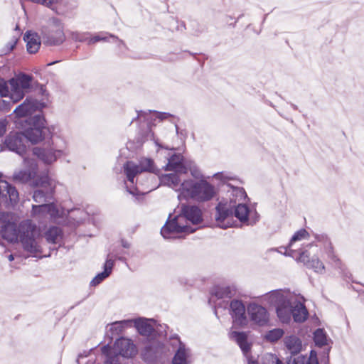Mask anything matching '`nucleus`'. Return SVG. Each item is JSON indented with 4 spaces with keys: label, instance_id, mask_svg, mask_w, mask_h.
Returning <instances> with one entry per match:
<instances>
[{
    "label": "nucleus",
    "instance_id": "nucleus-1",
    "mask_svg": "<svg viewBox=\"0 0 364 364\" xmlns=\"http://www.w3.org/2000/svg\"><path fill=\"white\" fill-rule=\"evenodd\" d=\"M17 214L11 212H0V233L3 239L11 243L20 242L23 249L30 253L40 252V246L37 238L40 235V230L31 219L18 221Z\"/></svg>",
    "mask_w": 364,
    "mask_h": 364
},
{
    "label": "nucleus",
    "instance_id": "nucleus-24",
    "mask_svg": "<svg viewBox=\"0 0 364 364\" xmlns=\"http://www.w3.org/2000/svg\"><path fill=\"white\" fill-rule=\"evenodd\" d=\"M309 236L308 232L304 229H301L292 236L288 247H281L280 249H284L285 252L284 253L287 256L295 257L296 251L291 249L293 244L296 241L306 239Z\"/></svg>",
    "mask_w": 364,
    "mask_h": 364
},
{
    "label": "nucleus",
    "instance_id": "nucleus-21",
    "mask_svg": "<svg viewBox=\"0 0 364 364\" xmlns=\"http://www.w3.org/2000/svg\"><path fill=\"white\" fill-rule=\"evenodd\" d=\"M187 161L181 154H174L168 159L166 170L174 171L179 173H186L187 166L186 165Z\"/></svg>",
    "mask_w": 364,
    "mask_h": 364
},
{
    "label": "nucleus",
    "instance_id": "nucleus-34",
    "mask_svg": "<svg viewBox=\"0 0 364 364\" xmlns=\"http://www.w3.org/2000/svg\"><path fill=\"white\" fill-rule=\"evenodd\" d=\"M233 208L234 211L232 215L234 214V215L242 223L247 222L250 209L246 205L238 203L237 205H235Z\"/></svg>",
    "mask_w": 364,
    "mask_h": 364
},
{
    "label": "nucleus",
    "instance_id": "nucleus-52",
    "mask_svg": "<svg viewBox=\"0 0 364 364\" xmlns=\"http://www.w3.org/2000/svg\"><path fill=\"white\" fill-rule=\"evenodd\" d=\"M10 102L0 99V111L7 110L9 107Z\"/></svg>",
    "mask_w": 364,
    "mask_h": 364
},
{
    "label": "nucleus",
    "instance_id": "nucleus-54",
    "mask_svg": "<svg viewBox=\"0 0 364 364\" xmlns=\"http://www.w3.org/2000/svg\"><path fill=\"white\" fill-rule=\"evenodd\" d=\"M109 36L115 41V42L117 43V46L119 48L122 47H126V45L124 43V41L122 40L119 39L118 37H117L116 36L112 35V34H109Z\"/></svg>",
    "mask_w": 364,
    "mask_h": 364
},
{
    "label": "nucleus",
    "instance_id": "nucleus-48",
    "mask_svg": "<svg viewBox=\"0 0 364 364\" xmlns=\"http://www.w3.org/2000/svg\"><path fill=\"white\" fill-rule=\"evenodd\" d=\"M101 41H108L107 36H104L103 33L97 34L93 36L92 38H88L87 43L89 45H91Z\"/></svg>",
    "mask_w": 364,
    "mask_h": 364
},
{
    "label": "nucleus",
    "instance_id": "nucleus-29",
    "mask_svg": "<svg viewBox=\"0 0 364 364\" xmlns=\"http://www.w3.org/2000/svg\"><path fill=\"white\" fill-rule=\"evenodd\" d=\"M36 109V105L32 100L26 99L14 111L18 117H23L31 114Z\"/></svg>",
    "mask_w": 364,
    "mask_h": 364
},
{
    "label": "nucleus",
    "instance_id": "nucleus-44",
    "mask_svg": "<svg viewBox=\"0 0 364 364\" xmlns=\"http://www.w3.org/2000/svg\"><path fill=\"white\" fill-rule=\"evenodd\" d=\"M262 364H284L277 355L272 353H266L262 358Z\"/></svg>",
    "mask_w": 364,
    "mask_h": 364
},
{
    "label": "nucleus",
    "instance_id": "nucleus-42",
    "mask_svg": "<svg viewBox=\"0 0 364 364\" xmlns=\"http://www.w3.org/2000/svg\"><path fill=\"white\" fill-rule=\"evenodd\" d=\"M88 36H90V33L88 32H78V31H70L69 33V36L70 38L76 42H85L88 39Z\"/></svg>",
    "mask_w": 364,
    "mask_h": 364
},
{
    "label": "nucleus",
    "instance_id": "nucleus-61",
    "mask_svg": "<svg viewBox=\"0 0 364 364\" xmlns=\"http://www.w3.org/2000/svg\"><path fill=\"white\" fill-rule=\"evenodd\" d=\"M7 258L10 262H11L14 259V257L12 254H10L9 255H8Z\"/></svg>",
    "mask_w": 364,
    "mask_h": 364
},
{
    "label": "nucleus",
    "instance_id": "nucleus-22",
    "mask_svg": "<svg viewBox=\"0 0 364 364\" xmlns=\"http://www.w3.org/2000/svg\"><path fill=\"white\" fill-rule=\"evenodd\" d=\"M23 40L26 42V48L28 53H36L39 50L41 40L36 33L31 31H27L23 36Z\"/></svg>",
    "mask_w": 364,
    "mask_h": 364
},
{
    "label": "nucleus",
    "instance_id": "nucleus-30",
    "mask_svg": "<svg viewBox=\"0 0 364 364\" xmlns=\"http://www.w3.org/2000/svg\"><path fill=\"white\" fill-rule=\"evenodd\" d=\"M62 237V230L57 226L50 227L45 232V238L48 243L60 244Z\"/></svg>",
    "mask_w": 364,
    "mask_h": 364
},
{
    "label": "nucleus",
    "instance_id": "nucleus-35",
    "mask_svg": "<svg viewBox=\"0 0 364 364\" xmlns=\"http://www.w3.org/2000/svg\"><path fill=\"white\" fill-rule=\"evenodd\" d=\"M132 324V320H122L115 321L110 324L109 331L112 335H119L121 333L124 328L131 326Z\"/></svg>",
    "mask_w": 364,
    "mask_h": 364
},
{
    "label": "nucleus",
    "instance_id": "nucleus-7",
    "mask_svg": "<svg viewBox=\"0 0 364 364\" xmlns=\"http://www.w3.org/2000/svg\"><path fill=\"white\" fill-rule=\"evenodd\" d=\"M31 186L36 188L33 193V200L38 204H47L53 198L56 183L48 176L43 175L36 177Z\"/></svg>",
    "mask_w": 364,
    "mask_h": 364
},
{
    "label": "nucleus",
    "instance_id": "nucleus-20",
    "mask_svg": "<svg viewBox=\"0 0 364 364\" xmlns=\"http://www.w3.org/2000/svg\"><path fill=\"white\" fill-rule=\"evenodd\" d=\"M178 173H179L176 172L162 175L160 177V181L162 185L173 188L178 193V195H180L183 192V184L185 183V180L181 182Z\"/></svg>",
    "mask_w": 364,
    "mask_h": 364
},
{
    "label": "nucleus",
    "instance_id": "nucleus-45",
    "mask_svg": "<svg viewBox=\"0 0 364 364\" xmlns=\"http://www.w3.org/2000/svg\"><path fill=\"white\" fill-rule=\"evenodd\" d=\"M323 248L325 250V253L326 254L328 258L331 259L333 262H334L336 264H338L340 260L334 252L332 243H328V245H326Z\"/></svg>",
    "mask_w": 364,
    "mask_h": 364
},
{
    "label": "nucleus",
    "instance_id": "nucleus-27",
    "mask_svg": "<svg viewBox=\"0 0 364 364\" xmlns=\"http://www.w3.org/2000/svg\"><path fill=\"white\" fill-rule=\"evenodd\" d=\"M102 353L105 356V364H120V357L122 356L114 347L112 349L108 345L102 348Z\"/></svg>",
    "mask_w": 364,
    "mask_h": 364
},
{
    "label": "nucleus",
    "instance_id": "nucleus-6",
    "mask_svg": "<svg viewBox=\"0 0 364 364\" xmlns=\"http://www.w3.org/2000/svg\"><path fill=\"white\" fill-rule=\"evenodd\" d=\"M33 154L46 164H51L62 156H66L67 142L59 136H50V140L42 147H34Z\"/></svg>",
    "mask_w": 364,
    "mask_h": 364
},
{
    "label": "nucleus",
    "instance_id": "nucleus-10",
    "mask_svg": "<svg viewBox=\"0 0 364 364\" xmlns=\"http://www.w3.org/2000/svg\"><path fill=\"white\" fill-rule=\"evenodd\" d=\"M18 200L19 194L16 188L0 178V208H13Z\"/></svg>",
    "mask_w": 364,
    "mask_h": 364
},
{
    "label": "nucleus",
    "instance_id": "nucleus-26",
    "mask_svg": "<svg viewBox=\"0 0 364 364\" xmlns=\"http://www.w3.org/2000/svg\"><path fill=\"white\" fill-rule=\"evenodd\" d=\"M132 323H134V326L136 328L138 332L144 336L149 337L154 332V327L149 323L148 320L144 318H139L132 320Z\"/></svg>",
    "mask_w": 364,
    "mask_h": 364
},
{
    "label": "nucleus",
    "instance_id": "nucleus-8",
    "mask_svg": "<svg viewBox=\"0 0 364 364\" xmlns=\"http://www.w3.org/2000/svg\"><path fill=\"white\" fill-rule=\"evenodd\" d=\"M42 36L44 43L48 46H58L65 40L64 25L58 18H50L46 26L42 28Z\"/></svg>",
    "mask_w": 364,
    "mask_h": 364
},
{
    "label": "nucleus",
    "instance_id": "nucleus-63",
    "mask_svg": "<svg viewBox=\"0 0 364 364\" xmlns=\"http://www.w3.org/2000/svg\"><path fill=\"white\" fill-rule=\"evenodd\" d=\"M312 245H313V243H311L308 246L311 247Z\"/></svg>",
    "mask_w": 364,
    "mask_h": 364
},
{
    "label": "nucleus",
    "instance_id": "nucleus-32",
    "mask_svg": "<svg viewBox=\"0 0 364 364\" xmlns=\"http://www.w3.org/2000/svg\"><path fill=\"white\" fill-rule=\"evenodd\" d=\"M148 115L150 116L151 119H158L159 121L164 120L165 119H167L168 117H171V114L167 112H152L151 110L149 111V113L139 111L137 112V116L136 118L133 119L131 122V124L136 119H141L143 118L144 120H149V117H148Z\"/></svg>",
    "mask_w": 364,
    "mask_h": 364
},
{
    "label": "nucleus",
    "instance_id": "nucleus-36",
    "mask_svg": "<svg viewBox=\"0 0 364 364\" xmlns=\"http://www.w3.org/2000/svg\"><path fill=\"white\" fill-rule=\"evenodd\" d=\"M47 215L46 204L32 205L31 217L41 220Z\"/></svg>",
    "mask_w": 364,
    "mask_h": 364
},
{
    "label": "nucleus",
    "instance_id": "nucleus-25",
    "mask_svg": "<svg viewBox=\"0 0 364 364\" xmlns=\"http://www.w3.org/2000/svg\"><path fill=\"white\" fill-rule=\"evenodd\" d=\"M231 337L234 338L240 349L247 358V354L250 350L251 344L247 341V335L245 332L232 331Z\"/></svg>",
    "mask_w": 364,
    "mask_h": 364
},
{
    "label": "nucleus",
    "instance_id": "nucleus-47",
    "mask_svg": "<svg viewBox=\"0 0 364 364\" xmlns=\"http://www.w3.org/2000/svg\"><path fill=\"white\" fill-rule=\"evenodd\" d=\"M9 95V89L7 85L6 81L0 77V95L2 97H7Z\"/></svg>",
    "mask_w": 364,
    "mask_h": 364
},
{
    "label": "nucleus",
    "instance_id": "nucleus-31",
    "mask_svg": "<svg viewBox=\"0 0 364 364\" xmlns=\"http://www.w3.org/2000/svg\"><path fill=\"white\" fill-rule=\"evenodd\" d=\"M287 349L291 355L298 354L301 349V341L295 336H287L284 340Z\"/></svg>",
    "mask_w": 364,
    "mask_h": 364
},
{
    "label": "nucleus",
    "instance_id": "nucleus-17",
    "mask_svg": "<svg viewBox=\"0 0 364 364\" xmlns=\"http://www.w3.org/2000/svg\"><path fill=\"white\" fill-rule=\"evenodd\" d=\"M171 345L177 346L176 353L172 359V364H189L190 350L186 347L178 336L171 339Z\"/></svg>",
    "mask_w": 364,
    "mask_h": 364
},
{
    "label": "nucleus",
    "instance_id": "nucleus-3",
    "mask_svg": "<svg viewBox=\"0 0 364 364\" xmlns=\"http://www.w3.org/2000/svg\"><path fill=\"white\" fill-rule=\"evenodd\" d=\"M224 190L227 192L228 199L220 201L216 206V214L215 215L218 225L226 229L232 226L233 207L238 202L240 203L247 197L243 188L235 186L230 183L224 186Z\"/></svg>",
    "mask_w": 364,
    "mask_h": 364
},
{
    "label": "nucleus",
    "instance_id": "nucleus-53",
    "mask_svg": "<svg viewBox=\"0 0 364 364\" xmlns=\"http://www.w3.org/2000/svg\"><path fill=\"white\" fill-rule=\"evenodd\" d=\"M109 36L115 41V42L117 43V46L119 48L122 47H126V45L124 43V41L122 40L119 39L118 37H117L116 36L112 35V34H109Z\"/></svg>",
    "mask_w": 364,
    "mask_h": 364
},
{
    "label": "nucleus",
    "instance_id": "nucleus-51",
    "mask_svg": "<svg viewBox=\"0 0 364 364\" xmlns=\"http://www.w3.org/2000/svg\"><path fill=\"white\" fill-rule=\"evenodd\" d=\"M7 122L5 119L0 120V136H2L6 130Z\"/></svg>",
    "mask_w": 364,
    "mask_h": 364
},
{
    "label": "nucleus",
    "instance_id": "nucleus-59",
    "mask_svg": "<svg viewBox=\"0 0 364 364\" xmlns=\"http://www.w3.org/2000/svg\"><path fill=\"white\" fill-rule=\"evenodd\" d=\"M146 137H147V139H150L151 140H155L154 134L151 129L149 130V133L147 134Z\"/></svg>",
    "mask_w": 364,
    "mask_h": 364
},
{
    "label": "nucleus",
    "instance_id": "nucleus-16",
    "mask_svg": "<svg viewBox=\"0 0 364 364\" xmlns=\"http://www.w3.org/2000/svg\"><path fill=\"white\" fill-rule=\"evenodd\" d=\"M33 77L25 73H19L9 80L12 90L18 98H23V90L30 88Z\"/></svg>",
    "mask_w": 364,
    "mask_h": 364
},
{
    "label": "nucleus",
    "instance_id": "nucleus-55",
    "mask_svg": "<svg viewBox=\"0 0 364 364\" xmlns=\"http://www.w3.org/2000/svg\"><path fill=\"white\" fill-rule=\"evenodd\" d=\"M127 187V191L129 193L133 195V196H136V195H138L139 191H138V188L136 187H129L128 186H126Z\"/></svg>",
    "mask_w": 364,
    "mask_h": 364
},
{
    "label": "nucleus",
    "instance_id": "nucleus-41",
    "mask_svg": "<svg viewBox=\"0 0 364 364\" xmlns=\"http://www.w3.org/2000/svg\"><path fill=\"white\" fill-rule=\"evenodd\" d=\"M63 1V0H34V3L41 4L53 11H55L57 6Z\"/></svg>",
    "mask_w": 364,
    "mask_h": 364
},
{
    "label": "nucleus",
    "instance_id": "nucleus-50",
    "mask_svg": "<svg viewBox=\"0 0 364 364\" xmlns=\"http://www.w3.org/2000/svg\"><path fill=\"white\" fill-rule=\"evenodd\" d=\"M306 364H318L316 353L314 350H311L309 358H306Z\"/></svg>",
    "mask_w": 364,
    "mask_h": 364
},
{
    "label": "nucleus",
    "instance_id": "nucleus-5",
    "mask_svg": "<svg viewBox=\"0 0 364 364\" xmlns=\"http://www.w3.org/2000/svg\"><path fill=\"white\" fill-rule=\"evenodd\" d=\"M214 195L215 188L207 181L204 179L199 181L188 179L185 180L183 192L178 195V198L180 201L193 199L199 202H204L211 200Z\"/></svg>",
    "mask_w": 364,
    "mask_h": 364
},
{
    "label": "nucleus",
    "instance_id": "nucleus-11",
    "mask_svg": "<svg viewBox=\"0 0 364 364\" xmlns=\"http://www.w3.org/2000/svg\"><path fill=\"white\" fill-rule=\"evenodd\" d=\"M154 161L150 159H143L139 164L133 161H127L124 165V171L127 180L133 186L134 184V178L136 175L142 172H154Z\"/></svg>",
    "mask_w": 364,
    "mask_h": 364
},
{
    "label": "nucleus",
    "instance_id": "nucleus-46",
    "mask_svg": "<svg viewBox=\"0 0 364 364\" xmlns=\"http://www.w3.org/2000/svg\"><path fill=\"white\" fill-rule=\"evenodd\" d=\"M306 358L301 355L294 354L287 360V364H306Z\"/></svg>",
    "mask_w": 364,
    "mask_h": 364
},
{
    "label": "nucleus",
    "instance_id": "nucleus-49",
    "mask_svg": "<svg viewBox=\"0 0 364 364\" xmlns=\"http://www.w3.org/2000/svg\"><path fill=\"white\" fill-rule=\"evenodd\" d=\"M315 239L317 242H321L323 245V247L328 245V243H331V240L328 239L326 235H316Z\"/></svg>",
    "mask_w": 364,
    "mask_h": 364
},
{
    "label": "nucleus",
    "instance_id": "nucleus-64",
    "mask_svg": "<svg viewBox=\"0 0 364 364\" xmlns=\"http://www.w3.org/2000/svg\"><path fill=\"white\" fill-rule=\"evenodd\" d=\"M54 63H50L48 65H53Z\"/></svg>",
    "mask_w": 364,
    "mask_h": 364
},
{
    "label": "nucleus",
    "instance_id": "nucleus-4",
    "mask_svg": "<svg viewBox=\"0 0 364 364\" xmlns=\"http://www.w3.org/2000/svg\"><path fill=\"white\" fill-rule=\"evenodd\" d=\"M292 291L288 289L271 291L264 295V299L276 308L279 321L289 323L292 317Z\"/></svg>",
    "mask_w": 364,
    "mask_h": 364
},
{
    "label": "nucleus",
    "instance_id": "nucleus-33",
    "mask_svg": "<svg viewBox=\"0 0 364 364\" xmlns=\"http://www.w3.org/2000/svg\"><path fill=\"white\" fill-rule=\"evenodd\" d=\"M13 181L19 183H30L31 186L32 181L36 178L33 177V173L28 170L16 171L13 174Z\"/></svg>",
    "mask_w": 364,
    "mask_h": 364
},
{
    "label": "nucleus",
    "instance_id": "nucleus-39",
    "mask_svg": "<svg viewBox=\"0 0 364 364\" xmlns=\"http://www.w3.org/2000/svg\"><path fill=\"white\" fill-rule=\"evenodd\" d=\"M186 166H187V171H189L193 178L200 180L203 178V174L193 161H188Z\"/></svg>",
    "mask_w": 364,
    "mask_h": 364
},
{
    "label": "nucleus",
    "instance_id": "nucleus-2",
    "mask_svg": "<svg viewBox=\"0 0 364 364\" xmlns=\"http://www.w3.org/2000/svg\"><path fill=\"white\" fill-rule=\"evenodd\" d=\"M202 220L200 210L195 205H182L180 213L172 217L170 214L165 225L161 228V234L164 238H171L180 232L191 233L196 230L192 225H197Z\"/></svg>",
    "mask_w": 364,
    "mask_h": 364
},
{
    "label": "nucleus",
    "instance_id": "nucleus-38",
    "mask_svg": "<svg viewBox=\"0 0 364 364\" xmlns=\"http://www.w3.org/2000/svg\"><path fill=\"white\" fill-rule=\"evenodd\" d=\"M284 333L283 329L274 328L266 333L265 338L270 342H276L283 336Z\"/></svg>",
    "mask_w": 364,
    "mask_h": 364
},
{
    "label": "nucleus",
    "instance_id": "nucleus-14",
    "mask_svg": "<svg viewBox=\"0 0 364 364\" xmlns=\"http://www.w3.org/2000/svg\"><path fill=\"white\" fill-rule=\"evenodd\" d=\"M230 310L235 328L245 327L247 325L248 319L245 315V307L242 301L232 300L230 303Z\"/></svg>",
    "mask_w": 364,
    "mask_h": 364
},
{
    "label": "nucleus",
    "instance_id": "nucleus-57",
    "mask_svg": "<svg viewBox=\"0 0 364 364\" xmlns=\"http://www.w3.org/2000/svg\"><path fill=\"white\" fill-rule=\"evenodd\" d=\"M16 43H17V40L16 39L12 41V42L9 43V44H8L9 51H11V50H12L14 49V48L15 47Z\"/></svg>",
    "mask_w": 364,
    "mask_h": 364
},
{
    "label": "nucleus",
    "instance_id": "nucleus-12",
    "mask_svg": "<svg viewBox=\"0 0 364 364\" xmlns=\"http://www.w3.org/2000/svg\"><path fill=\"white\" fill-rule=\"evenodd\" d=\"M26 141L22 132H11L6 136L4 144L7 149L14 151L21 156H23L26 151Z\"/></svg>",
    "mask_w": 364,
    "mask_h": 364
},
{
    "label": "nucleus",
    "instance_id": "nucleus-37",
    "mask_svg": "<svg viewBox=\"0 0 364 364\" xmlns=\"http://www.w3.org/2000/svg\"><path fill=\"white\" fill-rule=\"evenodd\" d=\"M314 340L315 344L318 346H324L328 345V339L326 333L321 328H318L314 333Z\"/></svg>",
    "mask_w": 364,
    "mask_h": 364
},
{
    "label": "nucleus",
    "instance_id": "nucleus-58",
    "mask_svg": "<svg viewBox=\"0 0 364 364\" xmlns=\"http://www.w3.org/2000/svg\"><path fill=\"white\" fill-rule=\"evenodd\" d=\"M121 244H122V246L124 248H129L131 246L130 243L127 240H122Z\"/></svg>",
    "mask_w": 364,
    "mask_h": 364
},
{
    "label": "nucleus",
    "instance_id": "nucleus-15",
    "mask_svg": "<svg viewBox=\"0 0 364 364\" xmlns=\"http://www.w3.org/2000/svg\"><path fill=\"white\" fill-rule=\"evenodd\" d=\"M247 314L250 320L259 326H265L269 321V314L267 309L255 303L250 304L247 306Z\"/></svg>",
    "mask_w": 364,
    "mask_h": 364
},
{
    "label": "nucleus",
    "instance_id": "nucleus-60",
    "mask_svg": "<svg viewBox=\"0 0 364 364\" xmlns=\"http://www.w3.org/2000/svg\"><path fill=\"white\" fill-rule=\"evenodd\" d=\"M248 359V364H258L257 362L252 360L251 358H247Z\"/></svg>",
    "mask_w": 364,
    "mask_h": 364
},
{
    "label": "nucleus",
    "instance_id": "nucleus-23",
    "mask_svg": "<svg viewBox=\"0 0 364 364\" xmlns=\"http://www.w3.org/2000/svg\"><path fill=\"white\" fill-rule=\"evenodd\" d=\"M114 262L112 259L109 258L108 255L105 263L104 264V271L101 273L97 274L90 282L91 286H97L100 284L105 279L108 277L112 271Z\"/></svg>",
    "mask_w": 364,
    "mask_h": 364
},
{
    "label": "nucleus",
    "instance_id": "nucleus-13",
    "mask_svg": "<svg viewBox=\"0 0 364 364\" xmlns=\"http://www.w3.org/2000/svg\"><path fill=\"white\" fill-rule=\"evenodd\" d=\"M292 318L296 323H303L309 316L308 310L304 305V298L300 294L292 291Z\"/></svg>",
    "mask_w": 364,
    "mask_h": 364
},
{
    "label": "nucleus",
    "instance_id": "nucleus-9",
    "mask_svg": "<svg viewBox=\"0 0 364 364\" xmlns=\"http://www.w3.org/2000/svg\"><path fill=\"white\" fill-rule=\"evenodd\" d=\"M25 136V141L33 144H38L46 138L52 136L49 127L45 126V119L41 115H36L33 118V126L22 132Z\"/></svg>",
    "mask_w": 364,
    "mask_h": 364
},
{
    "label": "nucleus",
    "instance_id": "nucleus-19",
    "mask_svg": "<svg viewBox=\"0 0 364 364\" xmlns=\"http://www.w3.org/2000/svg\"><path fill=\"white\" fill-rule=\"evenodd\" d=\"M296 260L304 263L307 268L314 269L316 273L323 274L325 272L323 263L318 257L311 259L310 254L307 250L301 251Z\"/></svg>",
    "mask_w": 364,
    "mask_h": 364
},
{
    "label": "nucleus",
    "instance_id": "nucleus-28",
    "mask_svg": "<svg viewBox=\"0 0 364 364\" xmlns=\"http://www.w3.org/2000/svg\"><path fill=\"white\" fill-rule=\"evenodd\" d=\"M235 294V290L230 286H216L211 290V299L213 296L217 299L231 298Z\"/></svg>",
    "mask_w": 364,
    "mask_h": 364
},
{
    "label": "nucleus",
    "instance_id": "nucleus-62",
    "mask_svg": "<svg viewBox=\"0 0 364 364\" xmlns=\"http://www.w3.org/2000/svg\"><path fill=\"white\" fill-rule=\"evenodd\" d=\"M292 107H293V108H294V109H295L297 108V107H296V105H292Z\"/></svg>",
    "mask_w": 364,
    "mask_h": 364
},
{
    "label": "nucleus",
    "instance_id": "nucleus-40",
    "mask_svg": "<svg viewBox=\"0 0 364 364\" xmlns=\"http://www.w3.org/2000/svg\"><path fill=\"white\" fill-rule=\"evenodd\" d=\"M47 215H49L52 220H55L60 217V212L53 203L46 204Z\"/></svg>",
    "mask_w": 364,
    "mask_h": 364
},
{
    "label": "nucleus",
    "instance_id": "nucleus-18",
    "mask_svg": "<svg viewBox=\"0 0 364 364\" xmlns=\"http://www.w3.org/2000/svg\"><path fill=\"white\" fill-rule=\"evenodd\" d=\"M114 347L115 350L124 358H132L137 353L136 347L132 341L126 338L117 339Z\"/></svg>",
    "mask_w": 364,
    "mask_h": 364
},
{
    "label": "nucleus",
    "instance_id": "nucleus-43",
    "mask_svg": "<svg viewBox=\"0 0 364 364\" xmlns=\"http://www.w3.org/2000/svg\"><path fill=\"white\" fill-rule=\"evenodd\" d=\"M143 359L147 362H151L156 358V355L154 348L151 346L149 345L144 347L141 353Z\"/></svg>",
    "mask_w": 364,
    "mask_h": 364
},
{
    "label": "nucleus",
    "instance_id": "nucleus-56",
    "mask_svg": "<svg viewBox=\"0 0 364 364\" xmlns=\"http://www.w3.org/2000/svg\"><path fill=\"white\" fill-rule=\"evenodd\" d=\"M214 177L216 179H220V180L230 179V177L225 176L223 173H217L214 174Z\"/></svg>",
    "mask_w": 364,
    "mask_h": 364
}]
</instances>
